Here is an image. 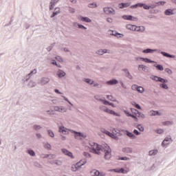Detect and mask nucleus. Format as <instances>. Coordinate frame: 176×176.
Returning <instances> with one entry per match:
<instances>
[{"instance_id": "f704fd0d", "label": "nucleus", "mask_w": 176, "mask_h": 176, "mask_svg": "<svg viewBox=\"0 0 176 176\" xmlns=\"http://www.w3.org/2000/svg\"><path fill=\"white\" fill-rule=\"evenodd\" d=\"M137 91H138V93H144V87H138Z\"/></svg>"}, {"instance_id": "f8f14e48", "label": "nucleus", "mask_w": 176, "mask_h": 176, "mask_svg": "<svg viewBox=\"0 0 176 176\" xmlns=\"http://www.w3.org/2000/svg\"><path fill=\"white\" fill-rule=\"evenodd\" d=\"M103 111L104 112H107V113H109L110 115H115L116 116H118V114H116L113 110H111L108 108L103 109Z\"/></svg>"}, {"instance_id": "2eb2a0df", "label": "nucleus", "mask_w": 176, "mask_h": 176, "mask_svg": "<svg viewBox=\"0 0 176 176\" xmlns=\"http://www.w3.org/2000/svg\"><path fill=\"white\" fill-rule=\"evenodd\" d=\"M59 0H52L50 2V10H53V9H54V5H56V3H57V2H58Z\"/></svg>"}, {"instance_id": "0e129e2a", "label": "nucleus", "mask_w": 176, "mask_h": 176, "mask_svg": "<svg viewBox=\"0 0 176 176\" xmlns=\"http://www.w3.org/2000/svg\"><path fill=\"white\" fill-rule=\"evenodd\" d=\"M102 102H103V104H104V105H109V102H108V101H107V100H102Z\"/></svg>"}, {"instance_id": "69168bd1", "label": "nucleus", "mask_w": 176, "mask_h": 176, "mask_svg": "<svg viewBox=\"0 0 176 176\" xmlns=\"http://www.w3.org/2000/svg\"><path fill=\"white\" fill-rule=\"evenodd\" d=\"M47 113H48V115H54V113H53V111H47Z\"/></svg>"}, {"instance_id": "5fc2aeb1", "label": "nucleus", "mask_w": 176, "mask_h": 176, "mask_svg": "<svg viewBox=\"0 0 176 176\" xmlns=\"http://www.w3.org/2000/svg\"><path fill=\"white\" fill-rule=\"evenodd\" d=\"M131 88H132V90H138V85H132Z\"/></svg>"}, {"instance_id": "338daca9", "label": "nucleus", "mask_w": 176, "mask_h": 176, "mask_svg": "<svg viewBox=\"0 0 176 176\" xmlns=\"http://www.w3.org/2000/svg\"><path fill=\"white\" fill-rule=\"evenodd\" d=\"M107 21H108V23H112V19L111 18H107Z\"/></svg>"}, {"instance_id": "e433bc0d", "label": "nucleus", "mask_w": 176, "mask_h": 176, "mask_svg": "<svg viewBox=\"0 0 176 176\" xmlns=\"http://www.w3.org/2000/svg\"><path fill=\"white\" fill-rule=\"evenodd\" d=\"M52 164H56V166H61V161L55 160L52 162Z\"/></svg>"}, {"instance_id": "7c9ffc66", "label": "nucleus", "mask_w": 176, "mask_h": 176, "mask_svg": "<svg viewBox=\"0 0 176 176\" xmlns=\"http://www.w3.org/2000/svg\"><path fill=\"white\" fill-rule=\"evenodd\" d=\"M150 156H154V155H156L157 153V150H151L148 152Z\"/></svg>"}, {"instance_id": "f3484780", "label": "nucleus", "mask_w": 176, "mask_h": 176, "mask_svg": "<svg viewBox=\"0 0 176 176\" xmlns=\"http://www.w3.org/2000/svg\"><path fill=\"white\" fill-rule=\"evenodd\" d=\"M101 131H102V133H104L107 135H109V137H111V138H113V137H115V135L111 133L109 131H108L105 129H102Z\"/></svg>"}, {"instance_id": "6ab92c4d", "label": "nucleus", "mask_w": 176, "mask_h": 176, "mask_svg": "<svg viewBox=\"0 0 176 176\" xmlns=\"http://www.w3.org/2000/svg\"><path fill=\"white\" fill-rule=\"evenodd\" d=\"M79 20H81L82 21H85L86 23H91V19L87 17L80 16Z\"/></svg>"}, {"instance_id": "39448f33", "label": "nucleus", "mask_w": 176, "mask_h": 176, "mask_svg": "<svg viewBox=\"0 0 176 176\" xmlns=\"http://www.w3.org/2000/svg\"><path fill=\"white\" fill-rule=\"evenodd\" d=\"M90 174L91 176H105L104 173H100V171L96 169L91 170Z\"/></svg>"}, {"instance_id": "f03ea898", "label": "nucleus", "mask_w": 176, "mask_h": 176, "mask_svg": "<svg viewBox=\"0 0 176 176\" xmlns=\"http://www.w3.org/2000/svg\"><path fill=\"white\" fill-rule=\"evenodd\" d=\"M104 157L105 159H107V160H109V159L111 157V148L109 147H105L104 148Z\"/></svg>"}, {"instance_id": "4468645a", "label": "nucleus", "mask_w": 176, "mask_h": 176, "mask_svg": "<svg viewBox=\"0 0 176 176\" xmlns=\"http://www.w3.org/2000/svg\"><path fill=\"white\" fill-rule=\"evenodd\" d=\"M170 141H171V138H166L162 142V146H166V145H168V144H170Z\"/></svg>"}, {"instance_id": "c85d7f7f", "label": "nucleus", "mask_w": 176, "mask_h": 176, "mask_svg": "<svg viewBox=\"0 0 176 176\" xmlns=\"http://www.w3.org/2000/svg\"><path fill=\"white\" fill-rule=\"evenodd\" d=\"M140 60H142V61H144V63H155V61L151 60L150 59L146 58H140Z\"/></svg>"}, {"instance_id": "dca6fc26", "label": "nucleus", "mask_w": 176, "mask_h": 176, "mask_svg": "<svg viewBox=\"0 0 176 176\" xmlns=\"http://www.w3.org/2000/svg\"><path fill=\"white\" fill-rule=\"evenodd\" d=\"M130 6V3H121L119 4L120 9H123L124 8H129Z\"/></svg>"}, {"instance_id": "c756f323", "label": "nucleus", "mask_w": 176, "mask_h": 176, "mask_svg": "<svg viewBox=\"0 0 176 176\" xmlns=\"http://www.w3.org/2000/svg\"><path fill=\"white\" fill-rule=\"evenodd\" d=\"M107 98L110 101H113V102L116 101V99L115 98V97L112 96L111 95L107 96Z\"/></svg>"}, {"instance_id": "09e8293b", "label": "nucleus", "mask_w": 176, "mask_h": 176, "mask_svg": "<svg viewBox=\"0 0 176 176\" xmlns=\"http://www.w3.org/2000/svg\"><path fill=\"white\" fill-rule=\"evenodd\" d=\"M137 129H138L140 131H144V127L141 125H138Z\"/></svg>"}, {"instance_id": "1a4fd4ad", "label": "nucleus", "mask_w": 176, "mask_h": 176, "mask_svg": "<svg viewBox=\"0 0 176 176\" xmlns=\"http://www.w3.org/2000/svg\"><path fill=\"white\" fill-rule=\"evenodd\" d=\"M75 133V138H76V140H82V138H85L86 136L84 135L83 133H78V132H74Z\"/></svg>"}, {"instance_id": "b1692460", "label": "nucleus", "mask_w": 176, "mask_h": 176, "mask_svg": "<svg viewBox=\"0 0 176 176\" xmlns=\"http://www.w3.org/2000/svg\"><path fill=\"white\" fill-rule=\"evenodd\" d=\"M117 83L118 80H111L107 82V85H110L111 86H112L113 85H117Z\"/></svg>"}, {"instance_id": "423d86ee", "label": "nucleus", "mask_w": 176, "mask_h": 176, "mask_svg": "<svg viewBox=\"0 0 176 176\" xmlns=\"http://www.w3.org/2000/svg\"><path fill=\"white\" fill-rule=\"evenodd\" d=\"M104 12L106 13V14H114L115 10H113V8H109V7H105L104 8Z\"/></svg>"}, {"instance_id": "0eeeda50", "label": "nucleus", "mask_w": 176, "mask_h": 176, "mask_svg": "<svg viewBox=\"0 0 176 176\" xmlns=\"http://www.w3.org/2000/svg\"><path fill=\"white\" fill-rule=\"evenodd\" d=\"M122 19H124V20H130L131 21H135L137 20V18L131 15H124Z\"/></svg>"}, {"instance_id": "9d476101", "label": "nucleus", "mask_w": 176, "mask_h": 176, "mask_svg": "<svg viewBox=\"0 0 176 176\" xmlns=\"http://www.w3.org/2000/svg\"><path fill=\"white\" fill-rule=\"evenodd\" d=\"M126 27L127 30H130L131 31H136L137 30V25H135L128 24Z\"/></svg>"}, {"instance_id": "bb28decb", "label": "nucleus", "mask_w": 176, "mask_h": 176, "mask_svg": "<svg viewBox=\"0 0 176 176\" xmlns=\"http://www.w3.org/2000/svg\"><path fill=\"white\" fill-rule=\"evenodd\" d=\"M173 12V10H170V9L166 10L165 11V14H166V16H171V14H174Z\"/></svg>"}, {"instance_id": "a211bd4d", "label": "nucleus", "mask_w": 176, "mask_h": 176, "mask_svg": "<svg viewBox=\"0 0 176 176\" xmlns=\"http://www.w3.org/2000/svg\"><path fill=\"white\" fill-rule=\"evenodd\" d=\"M86 163H87V161L84 159V160H81L80 162H77V164L80 167H82V166H85V164H86Z\"/></svg>"}, {"instance_id": "ddd939ff", "label": "nucleus", "mask_w": 176, "mask_h": 176, "mask_svg": "<svg viewBox=\"0 0 176 176\" xmlns=\"http://www.w3.org/2000/svg\"><path fill=\"white\" fill-rule=\"evenodd\" d=\"M149 115L150 116H160L162 114H160V113H159L157 111L152 110L149 111Z\"/></svg>"}, {"instance_id": "a19ab883", "label": "nucleus", "mask_w": 176, "mask_h": 176, "mask_svg": "<svg viewBox=\"0 0 176 176\" xmlns=\"http://www.w3.org/2000/svg\"><path fill=\"white\" fill-rule=\"evenodd\" d=\"M159 82H161V83H167L168 82V80L160 77Z\"/></svg>"}, {"instance_id": "58836bf2", "label": "nucleus", "mask_w": 176, "mask_h": 176, "mask_svg": "<svg viewBox=\"0 0 176 176\" xmlns=\"http://www.w3.org/2000/svg\"><path fill=\"white\" fill-rule=\"evenodd\" d=\"M42 85H46V83H49V78H45L41 82Z\"/></svg>"}, {"instance_id": "680f3d73", "label": "nucleus", "mask_w": 176, "mask_h": 176, "mask_svg": "<svg viewBox=\"0 0 176 176\" xmlns=\"http://www.w3.org/2000/svg\"><path fill=\"white\" fill-rule=\"evenodd\" d=\"M34 130H40L41 126L35 125L34 126Z\"/></svg>"}, {"instance_id": "13d9d810", "label": "nucleus", "mask_w": 176, "mask_h": 176, "mask_svg": "<svg viewBox=\"0 0 176 176\" xmlns=\"http://www.w3.org/2000/svg\"><path fill=\"white\" fill-rule=\"evenodd\" d=\"M78 28H83L84 30H87V28L85 26H83V25H77Z\"/></svg>"}, {"instance_id": "864d4df0", "label": "nucleus", "mask_w": 176, "mask_h": 176, "mask_svg": "<svg viewBox=\"0 0 176 176\" xmlns=\"http://www.w3.org/2000/svg\"><path fill=\"white\" fill-rule=\"evenodd\" d=\"M119 160H130V158L126 157H122L119 158Z\"/></svg>"}, {"instance_id": "bf43d9fd", "label": "nucleus", "mask_w": 176, "mask_h": 176, "mask_svg": "<svg viewBox=\"0 0 176 176\" xmlns=\"http://www.w3.org/2000/svg\"><path fill=\"white\" fill-rule=\"evenodd\" d=\"M166 3V2L164 1H160L156 3V5L159 6V5H164Z\"/></svg>"}, {"instance_id": "473e14b6", "label": "nucleus", "mask_w": 176, "mask_h": 176, "mask_svg": "<svg viewBox=\"0 0 176 176\" xmlns=\"http://www.w3.org/2000/svg\"><path fill=\"white\" fill-rule=\"evenodd\" d=\"M161 54H163L165 57H169L170 58H173V56L170 55L169 54L165 52H162Z\"/></svg>"}, {"instance_id": "a878e982", "label": "nucleus", "mask_w": 176, "mask_h": 176, "mask_svg": "<svg viewBox=\"0 0 176 176\" xmlns=\"http://www.w3.org/2000/svg\"><path fill=\"white\" fill-rule=\"evenodd\" d=\"M136 31L139 32H144V31H145V28L144 26H136Z\"/></svg>"}, {"instance_id": "4d7b16f0", "label": "nucleus", "mask_w": 176, "mask_h": 176, "mask_svg": "<svg viewBox=\"0 0 176 176\" xmlns=\"http://www.w3.org/2000/svg\"><path fill=\"white\" fill-rule=\"evenodd\" d=\"M48 134L51 137H54V133L52 131H48Z\"/></svg>"}, {"instance_id": "4be33fe9", "label": "nucleus", "mask_w": 176, "mask_h": 176, "mask_svg": "<svg viewBox=\"0 0 176 176\" xmlns=\"http://www.w3.org/2000/svg\"><path fill=\"white\" fill-rule=\"evenodd\" d=\"M79 168H80L77 164H73L72 166V171H78V170H79Z\"/></svg>"}, {"instance_id": "6e6d98bb", "label": "nucleus", "mask_w": 176, "mask_h": 176, "mask_svg": "<svg viewBox=\"0 0 176 176\" xmlns=\"http://www.w3.org/2000/svg\"><path fill=\"white\" fill-rule=\"evenodd\" d=\"M163 124L164 126H168V124H171V122H168V121L164 122Z\"/></svg>"}, {"instance_id": "774afa93", "label": "nucleus", "mask_w": 176, "mask_h": 176, "mask_svg": "<svg viewBox=\"0 0 176 176\" xmlns=\"http://www.w3.org/2000/svg\"><path fill=\"white\" fill-rule=\"evenodd\" d=\"M45 148H47V149H50L52 148V146H50V144H47L45 145Z\"/></svg>"}, {"instance_id": "a18cd8bd", "label": "nucleus", "mask_w": 176, "mask_h": 176, "mask_svg": "<svg viewBox=\"0 0 176 176\" xmlns=\"http://www.w3.org/2000/svg\"><path fill=\"white\" fill-rule=\"evenodd\" d=\"M83 155L85 156V157H91V155L87 152H84Z\"/></svg>"}, {"instance_id": "9b49d317", "label": "nucleus", "mask_w": 176, "mask_h": 176, "mask_svg": "<svg viewBox=\"0 0 176 176\" xmlns=\"http://www.w3.org/2000/svg\"><path fill=\"white\" fill-rule=\"evenodd\" d=\"M54 110L56 111V112H65V109L63 107H54Z\"/></svg>"}, {"instance_id": "72a5a7b5", "label": "nucleus", "mask_w": 176, "mask_h": 176, "mask_svg": "<svg viewBox=\"0 0 176 176\" xmlns=\"http://www.w3.org/2000/svg\"><path fill=\"white\" fill-rule=\"evenodd\" d=\"M58 76L59 78H63V76H65V72H64L63 71L59 72L58 74Z\"/></svg>"}, {"instance_id": "ea45409f", "label": "nucleus", "mask_w": 176, "mask_h": 176, "mask_svg": "<svg viewBox=\"0 0 176 176\" xmlns=\"http://www.w3.org/2000/svg\"><path fill=\"white\" fill-rule=\"evenodd\" d=\"M139 68H140L141 69H142V71H146V66L144 65H139Z\"/></svg>"}, {"instance_id": "6e6552de", "label": "nucleus", "mask_w": 176, "mask_h": 176, "mask_svg": "<svg viewBox=\"0 0 176 176\" xmlns=\"http://www.w3.org/2000/svg\"><path fill=\"white\" fill-rule=\"evenodd\" d=\"M62 152L63 153H64V155H66L67 156H69V157H72V159H74V155H72V153L69 152L68 150L63 148Z\"/></svg>"}, {"instance_id": "49530a36", "label": "nucleus", "mask_w": 176, "mask_h": 176, "mask_svg": "<svg viewBox=\"0 0 176 176\" xmlns=\"http://www.w3.org/2000/svg\"><path fill=\"white\" fill-rule=\"evenodd\" d=\"M28 153L30 155V156H34L35 155V152H34L32 150H29Z\"/></svg>"}, {"instance_id": "c9c22d12", "label": "nucleus", "mask_w": 176, "mask_h": 176, "mask_svg": "<svg viewBox=\"0 0 176 176\" xmlns=\"http://www.w3.org/2000/svg\"><path fill=\"white\" fill-rule=\"evenodd\" d=\"M154 67H155L157 69H159L160 71H163V69H164L163 66L161 65H154Z\"/></svg>"}, {"instance_id": "cd10ccee", "label": "nucleus", "mask_w": 176, "mask_h": 176, "mask_svg": "<svg viewBox=\"0 0 176 176\" xmlns=\"http://www.w3.org/2000/svg\"><path fill=\"white\" fill-rule=\"evenodd\" d=\"M152 52H157V50L146 49L143 50V53H152Z\"/></svg>"}, {"instance_id": "7ed1b4c3", "label": "nucleus", "mask_w": 176, "mask_h": 176, "mask_svg": "<svg viewBox=\"0 0 176 176\" xmlns=\"http://www.w3.org/2000/svg\"><path fill=\"white\" fill-rule=\"evenodd\" d=\"M131 112L134 113V114H129V116H131V118H134L135 122H137V120H138V118H137V116H141V114H140V113H138V111H137V109H131Z\"/></svg>"}, {"instance_id": "052dcab7", "label": "nucleus", "mask_w": 176, "mask_h": 176, "mask_svg": "<svg viewBox=\"0 0 176 176\" xmlns=\"http://www.w3.org/2000/svg\"><path fill=\"white\" fill-rule=\"evenodd\" d=\"M143 8H144V9H146L147 10L151 9V7H149L147 5H145V4H144Z\"/></svg>"}, {"instance_id": "aec40b11", "label": "nucleus", "mask_w": 176, "mask_h": 176, "mask_svg": "<svg viewBox=\"0 0 176 176\" xmlns=\"http://www.w3.org/2000/svg\"><path fill=\"white\" fill-rule=\"evenodd\" d=\"M60 133H62L63 134H67L68 133V129H65L64 126H60L59 128Z\"/></svg>"}, {"instance_id": "8fccbe9b", "label": "nucleus", "mask_w": 176, "mask_h": 176, "mask_svg": "<svg viewBox=\"0 0 176 176\" xmlns=\"http://www.w3.org/2000/svg\"><path fill=\"white\" fill-rule=\"evenodd\" d=\"M85 82L87 83H89L90 85H93V80H90L89 78L85 79Z\"/></svg>"}, {"instance_id": "4c0bfd02", "label": "nucleus", "mask_w": 176, "mask_h": 176, "mask_svg": "<svg viewBox=\"0 0 176 176\" xmlns=\"http://www.w3.org/2000/svg\"><path fill=\"white\" fill-rule=\"evenodd\" d=\"M126 135H128V137H129V138H132V139L135 138V135H134V134L130 132H128Z\"/></svg>"}, {"instance_id": "79ce46f5", "label": "nucleus", "mask_w": 176, "mask_h": 176, "mask_svg": "<svg viewBox=\"0 0 176 176\" xmlns=\"http://www.w3.org/2000/svg\"><path fill=\"white\" fill-rule=\"evenodd\" d=\"M153 80H155V82H159L160 77H157L156 76H154L152 77Z\"/></svg>"}, {"instance_id": "c03bdc74", "label": "nucleus", "mask_w": 176, "mask_h": 176, "mask_svg": "<svg viewBox=\"0 0 176 176\" xmlns=\"http://www.w3.org/2000/svg\"><path fill=\"white\" fill-rule=\"evenodd\" d=\"M165 72H166L169 75H171V74H173V72L171 71V69H170L168 68L165 69Z\"/></svg>"}, {"instance_id": "603ef678", "label": "nucleus", "mask_w": 176, "mask_h": 176, "mask_svg": "<svg viewBox=\"0 0 176 176\" xmlns=\"http://www.w3.org/2000/svg\"><path fill=\"white\" fill-rule=\"evenodd\" d=\"M56 59L57 60V61H59L60 63H63V58L60 56H56Z\"/></svg>"}, {"instance_id": "3c124183", "label": "nucleus", "mask_w": 176, "mask_h": 176, "mask_svg": "<svg viewBox=\"0 0 176 176\" xmlns=\"http://www.w3.org/2000/svg\"><path fill=\"white\" fill-rule=\"evenodd\" d=\"M137 6H139L140 8L144 7V3H138L135 6H133V8H137Z\"/></svg>"}, {"instance_id": "2f4dec72", "label": "nucleus", "mask_w": 176, "mask_h": 176, "mask_svg": "<svg viewBox=\"0 0 176 176\" xmlns=\"http://www.w3.org/2000/svg\"><path fill=\"white\" fill-rule=\"evenodd\" d=\"M131 104L133 107H135V108H137V109H141V106H140V104H137L135 102H132Z\"/></svg>"}, {"instance_id": "5701e85b", "label": "nucleus", "mask_w": 176, "mask_h": 176, "mask_svg": "<svg viewBox=\"0 0 176 176\" xmlns=\"http://www.w3.org/2000/svg\"><path fill=\"white\" fill-rule=\"evenodd\" d=\"M122 152L124 153H131L133 152V150L129 147L122 148Z\"/></svg>"}, {"instance_id": "20e7f679", "label": "nucleus", "mask_w": 176, "mask_h": 176, "mask_svg": "<svg viewBox=\"0 0 176 176\" xmlns=\"http://www.w3.org/2000/svg\"><path fill=\"white\" fill-rule=\"evenodd\" d=\"M112 171H114V173H121L122 174H127V173L130 171V169L127 168L126 170H124L123 168H121L120 169H113Z\"/></svg>"}, {"instance_id": "393cba45", "label": "nucleus", "mask_w": 176, "mask_h": 176, "mask_svg": "<svg viewBox=\"0 0 176 176\" xmlns=\"http://www.w3.org/2000/svg\"><path fill=\"white\" fill-rule=\"evenodd\" d=\"M100 56H102V54H104V53H109V51L107 50H100L97 52Z\"/></svg>"}, {"instance_id": "e2e57ef3", "label": "nucleus", "mask_w": 176, "mask_h": 176, "mask_svg": "<svg viewBox=\"0 0 176 176\" xmlns=\"http://www.w3.org/2000/svg\"><path fill=\"white\" fill-rule=\"evenodd\" d=\"M134 134H135L136 135H140V132H138V131L137 129H135L133 131Z\"/></svg>"}, {"instance_id": "412c9836", "label": "nucleus", "mask_w": 176, "mask_h": 176, "mask_svg": "<svg viewBox=\"0 0 176 176\" xmlns=\"http://www.w3.org/2000/svg\"><path fill=\"white\" fill-rule=\"evenodd\" d=\"M60 8H55L54 12H53L52 15L51 16V17H54L55 16H57V14H58V13H60Z\"/></svg>"}, {"instance_id": "f257e3e1", "label": "nucleus", "mask_w": 176, "mask_h": 176, "mask_svg": "<svg viewBox=\"0 0 176 176\" xmlns=\"http://www.w3.org/2000/svg\"><path fill=\"white\" fill-rule=\"evenodd\" d=\"M90 152H93V153H96V155H101L102 153V147L98 144L92 143L91 144V149L89 148Z\"/></svg>"}, {"instance_id": "de8ad7c7", "label": "nucleus", "mask_w": 176, "mask_h": 176, "mask_svg": "<svg viewBox=\"0 0 176 176\" xmlns=\"http://www.w3.org/2000/svg\"><path fill=\"white\" fill-rule=\"evenodd\" d=\"M160 87H162V89H168V87L166 84H161Z\"/></svg>"}, {"instance_id": "37998d69", "label": "nucleus", "mask_w": 176, "mask_h": 176, "mask_svg": "<svg viewBox=\"0 0 176 176\" xmlns=\"http://www.w3.org/2000/svg\"><path fill=\"white\" fill-rule=\"evenodd\" d=\"M89 8H97V3H90V4H89Z\"/></svg>"}]
</instances>
